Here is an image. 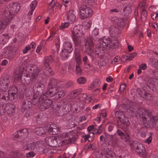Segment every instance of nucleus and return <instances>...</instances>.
Segmentation results:
<instances>
[{
  "mask_svg": "<svg viewBox=\"0 0 158 158\" xmlns=\"http://www.w3.org/2000/svg\"><path fill=\"white\" fill-rule=\"evenodd\" d=\"M113 80V78L111 76H109L106 78V81L108 82H111Z\"/></svg>",
  "mask_w": 158,
  "mask_h": 158,
  "instance_id": "nucleus-61",
  "label": "nucleus"
},
{
  "mask_svg": "<svg viewBox=\"0 0 158 158\" xmlns=\"http://www.w3.org/2000/svg\"><path fill=\"white\" fill-rule=\"evenodd\" d=\"M35 147V144L34 143H30V147H26L25 145L24 146L23 149L24 150H34Z\"/></svg>",
  "mask_w": 158,
  "mask_h": 158,
  "instance_id": "nucleus-33",
  "label": "nucleus"
},
{
  "mask_svg": "<svg viewBox=\"0 0 158 158\" xmlns=\"http://www.w3.org/2000/svg\"><path fill=\"white\" fill-rule=\"evenodd\" d=\"M88 58L87 56H85L83 58V61L84 62V64L85 65H87L89 66H90L89 64L87 62Z\"/></svg>",
  "mask_w": 158,
  "mask_h": 158,
  "instance_id": "nucleus-55",
  "label": "nucleus"
},
{
  "mask_svg": "<svg viewBox=\"0 0 158 158\" xmlns=\"http://www.w3.org/2000/svg\"><path fill=\"white\" fill-rule=\"evenodd\" d=\"M101 106V104H98L93 106L92 107V109L93 110H95L98 108H100Z\"/></svg>",
  "mask_w": 158,
  "mask_h": 158,
  "instance_id": "nucleus-62",
  "label": "nucleus"
},
{
  "mask_svg": "<svg viewBox=\"0 0 158 158\" xmlns=\"http://www.w3.org/2000/svg\"><path fill=\"white\" fill-rule=\"evenodd\" d=\"M99 42L100 46L103 48L107 47L110 48L112 47L111 40L108 37H103L100 40Z\"/></svg>",
  "mask_w": 158,
  "mask_h": 158,
  "instance_id": "nucleus-9",
  "label": "nucleus"
},
{
  "mask_svg": "<svg viewBox=\"0 0 158 158\" xmlns=\"http://www.w3.org/2000/svg\"><path fill=\"white\" fill-rule=\"evenodd\" d=\"M76 17V12L74 10H69L66 15V20L71 23H73Z\"/></svg>",
  "mask_w": 158,
  "mask_h": 158,
  "instance_id": "nucleus-10",
  "label": "nucleus"
},
{
  "mask_svg": "<svg viewBox=\"0 0 158 158\" xmlns=\"http://www.w3.org/2000/svg\"><path fill=\"white\" fill-rule=\"evenodd\" d=\"M139 67L143 70H145L147 68V65L145 64L144 63L139 65Z\"/></svg>",
  "mask_w": 158,
  "mask_h": 158,
  "instance_id": "nucleus-52",
  "label": "nucleus"
},
{
  "mask_svg": "<svg viewBox=\"0 0 158 158\" xmlns=\"http://www.w3.org/2000/svg\"><path fill=\"white\" fill-rule=\"evenodd\" d=\"M72 38L75 45H78L84 40L82 31L79 26H75L72 31Z\"/></svg>",
  "mask_w": 158,
  "mask_h": 158,
  "instance_id": "nucleus-5",
  "label": "nucleus"
},
{
  "mask_svg": "<svg viewBox=\"0 0 158 158\" xmlns=\"http://www.w3.org/2000/svg\"><path fill=\"white\" fill-rule=\"evenodd\" d=\"M101 82V81L99 79H96L91 83L90 87L92 88L96 87H99L100 85Z\"/></svg>",
  "mask_w": 158,
  "mask_h": 158,
  "instance_id": "nucleus-23",
  "label": "nucleus"
},
{
  "mask_svg": "<svg viewBox=\"0 0 158 158\" xmlns=\"http://www.w3.org/2000/svg\"><path fill=\"white\" fill-rule=\"evenodd\" d=\"M73 137V132L70 131L60 135L58 138H56L54 137H46L45 140L46 143L49 146L56 147L60 143L63 145L69 143L71 142V139Z\"/></svg>",
  "mask_w": 158,
  "mask_h": 158,
  "instance_id": "nucleus-1",
  "label": "nucleus"
},
{
  "mask_svg": "<svg viewBox=\"0 0 158 158\" xmlns=\"http://www.w3.org/2000/svg\"><path fill=\"white\" fill-rule=\"evenodd\" d=\"M74 85V82L72 81H69L66 83V85L67 87L72 86Z\"/></svg>",
  "mask_w": 158,
  "mask_h": 158,
  "instance_id": "nucleus-59",
  "label": "nucleus"
},
{
  "mask_svg": "<svg viewBox=\"0 0 158 158\" xmlns=\"http://www.w3.org/2000/svg\"><path fill=\"white\" fill-rule=\"evenodd\" d=\"M47 130L45 127H37L35 130V134L38 135H41L45 133Z\"/></svg>",
  "mask_w": 158,
  "mask_h": 158,
  "instance_id": "nucleus-21",
  "label": "nucleus"
},
{
  "mask_svg": "<svg viewBox=\"0 0 158 158\" xmlns=\"http://www.w3.org/2000/svg\"><path fill=\"white\" fill-rule=\"evenodd\" d=\"M37 5V2L36 1H32L30 4V8L32 10H34Z\"/></svg>",
  "mask_w": 158,
  "mask_h": 158,
  "instance_id": "nucleus-44",
  "label": "nucleus"
},
{
  "mask_svg": "<svg viewBox=\"0 0 158 158\" xmlns=\"http://www.w3.org/2000/svg\"><path fill=\"white\" fill-rule=\"evenodd\" d=\"M137 54L136 52H133L129 54L127 56V60H131L137 56Z\"/></svg>",
  "mask_w": 158,
  "mask_h": 158,
  "instance_id": "nucleus-32",
  "label": "nucleus"
},
{
  "mask_svg": "<svg viewBox=\"0 0 158 158\" xmlns=\"http://www.w3.org/2000/svg\"><path fill=\"white\" fill-rule=\"evenodd\" d=\"M87 130L89 131H90L92 130H93V131L94 130L95 131H96V133H99V132L97 129L94 128V126L93 125H91L89 127L87 128Z\"/></svg>",
  "mask_w": 158,
  "mask_h": 158,
  "instance_id": "nucleus-46",
  "label": "nucleus"
},
{
  "mask_svg": "<svg viewBox=\"0 0 158 158\" xmlns=\"http://www.w3.org/2000/svg\"><path fill=\"white\" fill-rule=\"evenodd\" d=\"M44 100L40 106L41 110H44L50 107L52 103L51 99H42Z\"/></svg>",
  "mask_w": 158,
  "mask_h": 158,
  "instance_id": "nucleus-13",
  "label": "nucleus"
},
{
  "mask_svg": "<svg viewBox=\"0 0 158 158\" xmlns=\"http://www.w3.org/2000/svg\"><path fill=\"white\" fill-rule=\"evenodd\" d=\"M45 61L49 63H51L53 61V57L52 56L46 57L45 58Z\"/></svg>",
  "mask_w": 158,
  "mask_h": 158,
  "instance_id": "nucleus-47",
  "label": "nucleus"
},
{
  "mask_svg": "<svg viewBox=\"0 0 158 158\" xmlns=\"http://www.w3.org/2000/svg\"><path fill=\"white\" fill-rule=\"evenodd\" d=\"M31 48V47L30 45H27L23 49V52L24 54H26L27 53L28 50H30Z\"/></svg>",
  "mask_w": 158,
  "mask_h": 158,
  "instance_id": "nucleus-48",
  "label": "nucleus"
},
{
  "mask_svg": "<svg viewBox=\"0 0 158 158\" xmlns=\"http://www.w3.org/2000/svg\"><path fill=\"white\" fill-rule=\"evenodd\" d=\"M56 110L57 112L56 115L59 116H60L63 115V111L60 108V107L57 106L56 108Z\"/></svg>",
  "mask_w": 158,
  "mask_h": 158,
  "instance_id": "nucleus-39",
  "label": "nucleus"
},
{
  "mask_svg": "<svg viewBox=\"0 0 158 158\" xmlns=\"http://www.w3.org/2000/svg\"><path fill=\"white\" fill-rule=\"evenodd\" d=\"M92 24V21L90 20H88L86 21L84 25L87 29L89 28L90 27Z\"/></svg>",
  "mask_w": 158,
  "mask_h": 158,
  "instance_id": "nucleus-41",
  "label": "nucleus"
},
{
  "mask_svg": "<svg viewBox=\"0 0 158 158\" xmlns=\"http://www.w3.org/2000/svg\"><path fill=\"white\" fill-rule=\"evenodd\" d=\"M70 52H67V51H65L62 50L60 53V56L61 59L63 60H65L67 59L68 58V54Z\"/></svg>",
  "mask_w": 158,
  "mask_h": 158,
  "instance_id": "nucleus-26",
  "label": "nucleus"
},
{
  "mask_svg": "<svg viewBox=\"0 0 158 158\" xmlns=\"http://www.w3.org/2000/svg\"><path fill=\"white\" fill-rule=\"evenodd\" d=\"M23 147L25 145L26 147H30V143H27L26 141H24L23 143Z\"/></svg>",
  "mask_w": 158,
  "mask_h": 158,
  "instance_id": "nucleus-63",
  "label": "nucleus"
},
{
  "mask_svg": "<svg viewBox=\"0 0 158 158\" xmlns=\"http://www.w3.org/2000/svg\"><path fill=\"white\" fill-rule=\"evenodd\" d=\"M59 3L56 0H52L49 4V7L53 11H54L59 6Z\"/></svg>",
  "mask_w": 158,
  "mask_h": 158,
  "instance_id": "nucleus-18",
  "label": "nucleus"
},
{
  "mask_svg": "<svg viewBox=\"0 0 158 158\" xmlns=\"http://www.w3.org/2000/svg\"><path fill=\"white\" fill-rule=\"evenodd\" d=\"M94 46V43L92 40L88 38L85 44L86 51L88 54L92 57V59L97 56L99 58L102 59L105 55L104 48L97 44L95 51H94L93 49Z\"/></svg>",
  "mask_w": 158,
  "mask_h": 158,
  "instance_id": "nucleus-3",
  "label": "nucleus"
},
{
  "mask_svg": "<svg viewBox=\"0 0 158 158\" xmlns=\"http://www.w3.org/2000/svg\"><path fill=\"white\" fill-rule=\"evenodd\" d=\"M70 23H71L68 21L61 23L59 27L60 30H63L68 28Z\"/></svg>",
  "mask_w": 158,
  "mask_h": 158,
  "instance_id": "nucleus-27",
  "label": "nucleus"
},
{
  "mask_svg": "<svg viewBox=\"0 0 158 158\" xmlns=\"http://www.w3.org/2000/svg\"><path fill=\"white\" fill-rule=\"evenodd\" d=\"M39 71L37 69L34 70L31 76V81L32 82H34L35 80H38Z\"/></svg>",
  "mask_w": 158,
  "mask_h": 158,
  "instance_id": "nucleus-25",
  "label": "nucleus"
},
{
  "mask_svg": "<svg viewBox=\"0 0 158 158\" xmlns=\"http://www.w3.org/2000/svg\"><path fill=\"white\" fill-rule=\"evenodd\" d=\"M82 91V89L81 88L77 89L72 91L69 95L73 98H75Z\"/></svg>",
  "mask_w": 158,
  "mask_h": 158,
  "instance_id": "nucleus-22",
  "label": "nucleus"
},
{
  "mask_svg": "<svg viewBox=\"0 0 158 158\" xmlns=\"http://www.w3.org/2000/svg\"><path fill=\"white\" fill-rule=\"evenodd\" d=\"M112 45V47L111 48H117L119 45V43L117 40H115L111 42Z\"/></svg>",
  "mask_w": 158,
  "mask_h": 158,
  "instance_id": "nucleus-43",
  "label": "nucleus"
},
{
  "mask_svg": "<svg viewBox=\"0 0 158 158\" xmlns=\"http://www.w3.org/2000/svg\"><path fill=\"white\" fill-rule=\"evenodd\" d=\"M34 88H37V90H42L43 92L44 88V85H43L40 83H36L34 86Z\"/></svg>",
  "mask_w": 158,
  "mask_h": 158,
  "instance_id": "nucleus-29",
  "label": "nucleus"
},
{
  "mask_svg": "<svg viewBox=\"0 0 158 158\" xmlns=\"http://www.w3.org/2000/svg\"><path fill=\"white\" fill-rule=\"evenodd\" d=\"M1 37L2 39V41L5 42H7L9 39L10 38V36L7 34L2 35L1 36Z\"/></svg>",
  "mask_w": 158,
  "mask_h": 158,
  "instance_id": "nucleus-35",
  "label": "nucleus"
},
{
  "mask_svg": "<svg viewBox=\"0 0 158 158\" xmlns=\"http://www.w3.org/2000/svg\"><path fill=\"white\" fill-rule=\"evenodd\" d=\"M89 142H91L94 139V132H90L89 135L84 136L81 140V142H85L87 139Z\"/></svg>",
  "mask_w": 158,
  "mask_h": 158,
  "instance_id": "nucleus-19",
  "label": "nucleus"
},
{
  "mask_svg": "<svg viewBox=\"0 0 158 158\" xmlns=\"http://www.w3.org/2000/svg\"><path fill=\"white\" fill-rule=\"evenodd\" d=\"M102 154V157L105 158H116L114 153L109 149L104 150Z\"/></svg>",
  "mask_w": 158,
  "mask_h": 158,
  "instance_id": "nucleus-12",
  "label": "nucleus"
},
{
  "mask_svg": "<svg viewBox=\"0 0 158 158\" xmlns=\"http://www.w3.org/2000/svg\"><path fill=\"white\" fill-rule=\"evenodd\" d=\"M139 117L144 120V122L150 119L151 122H152L154 126V124H156L158 123V117L157 116L153 117L150 118V116H149L147 110L145 109L141 108H139L138 110ZM144 123H145L144 122Z\"/></svg>",
  "mask_w": 158,
  "mask_h": 158,
  "instance_id": "nucleus-6",
  "label": "nucleus"
},
{
  "mask_svg": "<svg viewBox=\"0 0 158 158\" xmlns=\"http://www.w3.org/2000/svg\"><path fill=\"white\" fill-rule=\"evenodd\" d=\"M135 110L134 108L133 107L130 106L127 109V111L132 116L134 115L133 113L135 111Z\"/></svg>",
  "mask_w": 158,
  "mask_h": 158,
  "instance_id": "nucleus-42",
  "label": "nucleus"
},
{
  "mask_svg": "<svg viewBox=\"0 0 158 158\" xmlns=\"http://www.w3.org/2000/svg\"><path fill=\"white\" fill-rule=\"evenodd\" d=\"M42 48V46L41 44H39L37 47V48L36 49V52L37 53L39 54L40 53V51L41 50Z\"/></svg>",
  "mask_w": 158,
  "mask_h": 158,
  "instance_id": "nucleus-54",
  "label": "nucleus"
},
{
  "mask_svg": "<svg viewBox=\"0 0 158 158\" xmlns=\"http://www.w3.org/2000/svg\"><path fill=\"white\" fill-rule=\"evenodd\" d=\"M152 139V137L151 136H150L148 138L145 140V142L146 143L149 144L151 143Z\"/></svg>",
  "mask_w": 158,
  "mask_h": 158,
  "instance_id": "nucleus-56",
  "label": "nucleus"
},
{
  "mask_svg": "<svg viewBox=\"0 0 158 158\" xmlns=\"http://www.w3.org/2000/svg\"><path fill=\"white\" fill-rule=\"evenodd\" d=\"M147 15V13L146 11L143 10H142L141 13V19H143V20H145L146 19V18Z\"/></svg>",
  "mask_w": 158,
  "mask_h": 158,
  "instance_id": "nucleus-40",
  "label": "nucleus"
},
{
  "mask_svg": "<svg viewBox=\"0 0 158 158\" xmlns=\"http://www.w3.org/2000/svg\"><path fill=\"white\" fill-rule=\"evenodd\" d=\"M56 81L55 79H52L49 82L48 88L49 89L48 92L46 93L45 95L44 94L43 95L45 96V97L41 98L40 97L39 99H44L47 97H52L55 95L58 92L57 88L56 87Z\"/></svg>",
  "mask_w": 158,
  "mask_h": 158,
  "instance_id": "nucleus-7",
  "label": "nucleus"
},
{
  "mask_svg": "<svg viewBox=\"0 0 158 158\" xmlns=\"http://www.w3.org/2000/svg\"><path fill=\"white\" fill-rule=\"evenodd\" d=\"M124 14L126 15L130 14L131 12V9L130 6H127L125 7L123 10Z\"/></svg>",
  "mask_w": 158,
  "mask_h": 158,
  "instance_id": "nucleus-31",
  "label": "nucleus"
},
{
  "mask_svg": "<svg viewBox=\"0 0 158 158\" xmlns=\"http://www.w3.org/2000/svg\"><path fill=\"white\" fill-rule=\"evenodd\" d=\"M94 11L92 9L85 5H82L79 8V15L81 19H84L91 17Z\"/></svg>",
  "mask_w": 158,
  "mask_h": 158,
  "instance_id": "nucleus-8",
  "label": "nucleus"
},
{
  "mask_svg": "<svg viewBox=\"0 0 158 158\" xmlns=\"http://www.w3.org/2000/svg\"><path fill=\"white\" fill-rule=\"evenodd\" d=\"M99 34V29L95 27L92 32L91 36L92 37H94L98 35Z\"/></svg>",
  "mask_w": 158,
  "mask_h": 158,
  "instance_id": "nucleus-34",
  "label": "nucleus"
},
{
  "mask_svg": "<svg viewBox=\"0 0 158 158\" xmlns=\"http://www.w3.org/2000/svg\"><path fill=\"white\" fill-rule=\"evenodd\" d=\"M23 73V72L22 71L19 72H18V71L16 72V74L15 75V81H17L20 80L22 77Z\"/></svg>",
  "mask_w": 158,
  "mask_h": 158,
  "instance_id": "nucleus-28",
  "label": "nucleus"
},
{
  "mask_svg": "<svg viewBox=\"0 0 158 158\" xmlns=\"http://www.w3.org/2000/svg\"><path fill=\"white\" fill-rule=\"evenodd\" d=\"M10 81L7 79H1L0 81V85L2 90L4 91L2 99H15L17 97L18 89L15 86L11 87L8 92H6L8 89Z\"/></svg>",
  "mask_w": 158,
  "mask_h": 158,
  "instance_id": "nucleus-4",
  "label": "nucleus"
},
{
  "mask_svg": "<svg viewBox=\"0 0 158 158\" xmlns=\"http://www.w3.org/2000/svg\"><path fill=\"white\" fill-rule=\"evenodd\" d=\"M126 87V85L125 84H123L121 85L120 86V90L122 91H123L125 89Z\"/></svg>",
  "mask_w": 158,
  "mask_h": 158,
  "instance_id": "nucleus-53",
  "label": "nucleus"
},
{
  "mask_svg": "<svg viewBox=\"0 0 158 158\" xmlns=\"http://www.w3.org/2000/svg\"><path fill=\"white\" fill-rule=\"evenodd\" d=\"M149 10L152 11L153 12H156V11L158 10H156V7L154 6H152L149 7Z\"/></svg>",
  "mask_w": 158,
  "mask_h": 158,
  "instance_id": "nucleus-57",
  "label": "nucleus"
},
{
  "mask_svg": "<svg viewBox=\"0 0 158 158\" xmlns=\"http://www.w3.org/2000/svg\"><path fill=\"white\" fill-rule=\"evenodd\" d=\"M116 117L118 118L119 120L124 124L128 126L130 124V122L128 119L126 118L123 113L120 111H116L115 114Z\"/></svg>",
  "mask_w": 158,
  "mask_h": 158,
  "instance_id": "nucleus-11",
  "label": "nucleus"
},
{
  "mask_svg": "<svg viewBox=\"0 0 158 158\" xmlns=\"http://www.w3.org/2000/svg\"><path fill=\"white\" fill-rule=\"evenodd\" d=\"M31 81V78L28 75L26 76L25 78L22 80V83L24 84H28L30 83Z\"/></svg>",
  "mask_w": 158,
  "mask_h": 158,
  "instance_id": "nucleus-37",
  "label": "nucleus"
},
{
  "mask_svg": "<svg viewBox=\"0 0 158 158\" xmlns=\"http://www.w3.org/2000/svg\"><path fill=\"white\" fill-rule=\"evenodd\" d=\"M74 56L76 59L81 57L80 51L78 49H76L75 50Z\"/></svg>",
  "mask_w": 158,
  "mask_h": 158,
  "instance_id": "nucleus-45",
  "label": "nucleus"
},
{
  "mask_svg": "<svg viewBox=\"0 0 158 158\" xmlns=\"http://www.w3.org/2000/svg\"><path fill=\"white\" fill-rule=\"evenodd\" d=\"M62 50L67 51V52H71L73 50L71 43L68 41L64 42L63 44V48Z\"/></svg>",
  "mask_w": 158,
  "mask_h": 158,
  "instance_id": "nucleus-15",
  "label": "nucleus"
},
{
  "mask_svg": "<svg viewBox=\"0 0 158 158\" xmlns=\"http://www.w3.org/2000/svg\"><path fill=\"white\" fill-rule=\"evenodd\" d=\"M58 95L59 98H62L65 95V92L62 90L60 91L59 92L58 91Z\"/></svg>",
  "mask_w": 158,
  "mask_h": 158,
  "instance_id": "nucleus-50",
  "label": "nucleus"
},
{
  "mask_svg": "<svg viewBox=\"0 0 158 158\" xmlns=\"http://www.w3.org/2000/svg\"><path fill=\"white\" fill-rule=\"evenodd\" d=\"M109 31L110 35L112 37L117 36L118 34V28L114 26H111L110 27Z\"/></svg>",
  "mask_w": 158,
  "mask_h": 158,
  "instance_id": "nucleus-16",
  "label": "nucleus"
},
{
  "mask_svg": "<svg viewBox=\"0 0 158 158\" xmlns=\"http://www.w3.org/2000/svg\"><path fill=\"white\" fill-rule=\"evenodd\" d=\"M35 155V153L33 152H31L26 154V156L27 157H32Z\"/></svg>",
  "mask_w": 158,
  "mask_h": 158,
  "instance_id": "nucleus-51",
  "label": "nucleus"
},
{
  "mask_svg": "<svg viewBox=\"0 0 158 158\" xmlns=\"http://www.w3.org/2000/svg\"><path fill=\"white\" fill-rule=\"evenodd\" d=\"M76 62L78 64L80 65L81 64V57L79 58H76Z\"/></svg>",
  "mask_w": 158,
  "mask_h": 158,
  "instance_id": "nucleus-64",
  "label": "nucleus"
},
{
  "mask_svg": "<svg viewBox=\"0 0 158 158\" xmlns=\"http://www.w3.org/2000/svg\"><path fill=\"white\" fill-rule=\"evenodd\" d=\"M15 107L11 103L6 104L5 107V110L7 113L10 114L14 112L15 111Z\"/></svg>",
  "mask_w": 158,
  "mask_h": 158,
  "instance_id": "nucleus-20",
  "label": "nucleus"
},
{
  "mask_svg": "<svg viewBox=\"0 0 158 158\" xmlns=\"http://www.w3.org/2000/svg\"><path fill=\"white\" fill-rule=\"evenodd\" d=\"M20 5L17 2H13L10 4L6 11L9 16L0 21V34L3 31L6 27L10 24L13 17L19 11Z\"/></svg>",
  "mask_w": 158,
  "mask_h": 158,
  "instance_id": "nucleus-2",
  "label": "nucleus"
},
{
  "mask_svg": "<svg viewBox=\"0 0 158 158\" xmlns=\"http://www.w3.org/2000/svg\"><path fill=\"white\" fill-rule=\"evenodd\" d=\"M27 99H25L23 102V107L26 108V109L29 108L31 106V103L28 101Z\"/></svg>",
  "mask_w": 158,
  "mask_h": 158,
  "instance_id": "nucleus-30",
  "label": "nucleus"
},
{
  "mask_svg": "<svg viewBox=\"0 0 158 158\" xmlns=\"http://www.w3.org/2000/svg\"><path fill=\"white\" fill-rule=\"evenodd\" d=\"M77 81L78 84H83L86 82V79L84 77H81L78 78L77 80Z\"/></svg>",
  "mask_w": 158,
  "mask_h": 158,
  "instance_id": "nucleus-38",
  "label": "nucleus"
},
{
  "mask_svg": "<svg viewBox=\"0 0 158 158\" xmlns=\"http://www.w3.org/2000/svg\"><path fill=\"white\" fill-rule=\"evenodd\" d=\"M136 149V151L139 153H142L145 151L144 147L142 144L140 143H137Z\"/></svg>",
  "mask_w": 158,
  "mask_h": 158,
  "instance_id": "nucleus-24",
  "label": "nucleus"
},
{
  "mask_svg": "<svg viewBox=\"0 0 158 158\" xmlns=\"http://www.w3.org/2000/svg\"><path fill=\"white\" fill-rule=\"evenodd\" d=\"M32 114L31 112L30 111H28L26 112L25 114V116L26 118H28Z\"/></svg>",
  "mask_w": 158,
  "mask_h": 158,
  "instance_id": "nucleus-60",
  "label": "nucleus"
},
{
  "mask_svg": "<svg viewBox=\"0 0 158 158\" xmlns=\"http://www.w3.org/2000/svg\"><path fill=\"white\" fill-rule=\"evenodd\" d=\"M59 130V128L57 127L56 125L53 123L50 125L49 129L47 131L50 134L54 135L57 134Z\"/></svg>",
  "mask_w": 158,
  "mask_h": 158,
  "instance_id": "nucleus-14",
  "label": "nucleus"
},
{
  "mask_svg": "<svg viewBox=\"0 0 158 158\" xmlns=\"http://www.w3.org/2000/svg\"><path fill=\"white\" fill-rule=\"evenodd\" d=\"M45 117L44 114L43 113H40L36 117V119L37 121H41L44 119Z\"/></svg>",
  "mask_w": 158,
  "mask_h": 158,
  "instance_id": "nucleus-36",
  "label": "nucleus"
},
{
  "mask_svg": "<svg viewBox=\"0 0 158 158\" xmlns=\"http://www.w3.org/2000/svg\"><path fill=\"white\" fill-rule=\"evenodd\" d=\"M76 72L77 74L80 75L81 72V69L79 66H76Z\"/></svg>",
  "mask_w": 158,
  "mask_h": 158,
  "instance_id": "nucleus-49",
  "label": "nucleus"
},
{
  "mask_svg": "<svg viewBox=\"0 0 158 158\" xmlns=\"http://www.w3.org/2000/svg\"><path fill=\"white\" fill-rule=\"evenodd\" d=\"M149 86L153 91L157 92L158 90V81L156 80L151 81L149 82Z\"/></svg>",
  "mask_w": 158,
  "mask_h": 158,
  "instance_id": "nucleus-17",
  "label": "nucleus"
},
{
  "mask_svg": "<svg viewBox=\"0 0 158 158\" xmlns=\"http://www.w3.org/2000/svg\"><path fill=\"white\" fill-rule=\"evenodd\" d=\"M149 25L150 27L156 29H157L158 28V26L155 23H150Z\"/></svg>",
  "mask_w": 158,
  "mask_h": 158,
  "instance_id": "nucleus-58",
  "label": "nucleus"
}]
</instances>
